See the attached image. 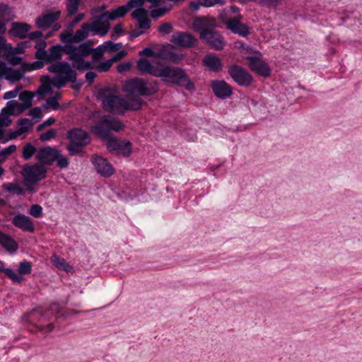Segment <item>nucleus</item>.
I'll return each instance as SVG.
<instances>
[{
    "mask_svg": "<svg viewBox=\"0 0 362 362\" xmlns=\"http://www.w3.org/2000/svg\"><path fill=\"white\" fill-rule=\"evenodd\" d=\"M123 127L124 124L120 119L110 115H104L100 118L95 125L91 127V132L103 140L107 141V148L110 152L128 156L132 153L131 142L119 140L110 136L112 131L119 132Z\"/></svg>",
    "mask_w": 362,
    "mask_h": 362,
    "instance_id": "f257e3e1",
    "label": "nucleus"
},
{
    "mask_svg": "<svg viewBox=\"0 0 362 362\" xmlns=\"http://www.w3.org/2000/svg\"><path fill=\"white\" fill-rule=\"evenodd\" d=\"M99 96L104 110L112 115H123L127 111L139 110L143 104L139 98L131 97L125 99L113 93L110 88L100 90Z\"/></svg>",
    "mask_w": 362,
    "mask_h": 362,
    "instance_id": "f03ea898",
    "label": "nucleus"
},
{
    "mask_svg": "<svg viewBox=\"0 0 362 362\" xmlns=\"http://www.w3.org/2000/svg\"><path fill=\"white\" fill-rule=\"evenodd\" d=\"M158 77L165 82L184 86L187 90L194 89V83L189 78L185 69L170 66H160Z\"/></svg>",
    "mask_w": 362,
    "mask_h": 362,
    "instance_id": "7ed1b4c3",
    "label": "nucleus"
},
{
    "mask_svg": "<svg viewBox=\"0 0 362 362\" xmlns=\"http://www.w3.org/2000/svg\"><path fill=\"white\" fill-rule=\"evenodd\" d=\"M124 90L127 93L128 98L148 96L156 93L158 90V85L155 83H149L143 78H134L126 82L124 86Z\"/></svg>",
    "mask_w": 362,
    "mask_h": 362,
    "instance_id": "20e7f679",
    "label": "nucleus"
},
{
    "mask_svg": "<svg viewBox=\"0 0 362 362\" xmlns=\"http://www.w3.org/2000/svg\"><path fill=\"white\" fill-rule=\"evenodd\" d=\"M68 138L70 143L67 146V151L71 156L81 153L83 148L90 141L88 133L81 129H74L69 131Z\"/></svg>",
    "mask_w": 362,
    "mask_h": 362,
    "instance_id": "39448f33",
    "label": "nucleus"
},
{
    "mask_svg": "<svg viewBox=\"0 0 362 362\" xmlns=\"http://www.w3.org/2000/svg\"><path fill=\"white\" fill-rule=\"evenodd\" d=\"M22 175L26 185H33L46 177L47 168L41 164H25L22 169Z\"/></svg>",
    "mask_w": 362,
    "mask_h": 362,
    "instance_id": "423d86ee",
    "label": "nucleus"
},
{
    "mask_svg": "<svg viewBox=\"0 0 362 362\" xmlns=\"http://www.w3.org/2000/svg\"><path fill=\"white\" fill-rule=\"evenodd\" d=\"M228 73L231 78L240 86L248 87L253 81L252 75L239 65L230 66L228 69Z\"/></svg>",
    "mask_w": 362,
    "mask_h": 362,
    "instance_id": "0eeeda50",
    "label": "nucleus"
},
{
    "mask_svg": "<svg viewBox=\"0 0 362 362\" xmlns=\"http://www.w3.org/2000/svg\"><path fill=\"white\" fill-rule=\"evenodd\" d=\"M110 21L105 12L98 16H94L91 18V21L88 23L93 35L105 37L110 29Z\"/></svg>",
    "mask_w": 362,
    "mask_h": 362,
    "instance_id": "6e6552de",
    "label": "nucleus"
},
{
    "mask_svg": "<svg viewBox=\"0 0 362 362\" xmlns=\"http://www.w3.org/2000/svg\"><path fill=\"white\" fill-rule=\"evenodd\" d=\"M93 50V49L89 47L88 42H84L78 47L73 45H64V53L69 55V59L72 62L82 60V59L90 54Z\"/></svg>",
    "mask_w": 362,
    "mask_h": 362,
    "instance_id": "1a4fd4ad",
    "label": "nucleus"
},
{
    "mask_svg": "<svg viewBox=\"0 0 362 362\" xmlns=\"http://www.w3.org/2000/svg\"><path fill=\"white\" fill-rule=\"evenodd\" d=\"M200 38L205 40L211 47L220 50L224 47L221 35L214 29H204L201 31Z\"/></svg>",
    "mask_w": 362,
    "mask_h": 362,
    "instance_id": "9d476101",
    "label": "nucleus"
},
{
    "mask_svg": "<svg viewBox=\"0 0 362 362\" xmlns=\"http://www.w3.org/2000/svg\"><path fill=\"white\" fill-rule=\"evenodd\" d=\"M59 156V151L51 146L40 148L35 154V158L44 165H52Z\"/></svg>",
    "mask_w": 362,
    "mask_h": 362,
    "instance_id": "9b49d317",
    "label": "nucleus"
},
{
    "mask_svg": "<svg viewBox=\"0 0 362 362\" xmlns=\"http://www.w3.org/2000/svg\"><path fill=\"white\" fill-rule=\"evenodd\" d=\"M92 162L97 173L105 177H110L115 172L112 164L107 159L101 156H93Z\"/></svg>",
    "mask_w": 362,
    "mask_h": 362,
    "instance_id": "f8f14e48",
    "label": "nucleus"
},
{
    "mask_svg": "<svg viewBox=\"0 0 362 362\" xmlns=\"http://www.w3.org/2000/svg\"><path fill=\"white\" fill-rule=\"evenodd\" d=\"M170 42L180 47H192L197 40L190 33L177 32L171 36Z\"/></svg>",
    "mask_w": 362,
    "mask_h": 362,
    "instance_id": "ddd939ff",
    "label": "nucleus"
},
{
    "mask_svg": "<svg viewBox=\"0 0 362 362\" xmlns=\"http://www.w3.org/2000/svg\"><path fill=\"white\" fill-rule=\"evenodd\" d=\"M211 88L214 95L221 99L229 98L233 93V89L225 81H214Z\"/></svg>",
    "mask_w": 362,
    "mask_h": 362,
    "instance_id": "4468645a",
    "label": "nucleus"
},
{
    "mask_svg": "<svg viewBox=\"0 0 362 362\" xmlns=\"http://www.w3.org/2000/svg\"><path fill=\"white\" fill-rule=\"evenodd\" d=\"M249 66L259 75L267 77L271 74V69L267 63L256 57H247Z\"/></svg>",
    "mask_w": 362,
    "mask_h": 362,
    "instance_id": "2eb2a0df",
    "label": "nucleus"
},
{
    "mask_svg": "<svg viewBox=\"0 0 362 362\" xmlns=\"http://www.w3.org/2000/svg\"><path fill=\"white\" fill-rule=\"evenodd\" d=\"M239 18H230L226 21L227 28L231 30L235 34H238L240 36L246 37L250 34L249 28L247 25L243 23Z\"/></svg>",
    "mask_w": 362,
    "mask_h": 362,
    "instance_id": "dca6fc26",
    "label": "nucleus"
},
{
    "mask_svg": "<svg viewBox=\"0 0 362 362\" xmlns=\"http://www.w3.org/2000/svg\"><path fill=\"white\" fill-rule=\"evenodd\" d=\"M60 15V11L45 13L35 19V24L39 28L47 29L59 18Z\"/></svg>",
    "mask_w": 362,
    "mask_h": 362,
    "instance_id": "f3484780",
    "label": "nucleus"
},
{
    "mask_svg": "<svg viewBox=\"0 0 362 362\" xmlns=\"http://www.w3.org/2000/svg\"><path fill=\"white\" fill-rule=\"evenodd\" d=\"M136 67L141 74H148L155 77H158L160 69V65H153L149 60L143 57L137 61Z\"/></svg>",
    "mask_w": 362,
    "mask_h": 362,
    "instance_id": "a211bd4d",
    "label": "nucleus"
},
{
    "mask_svg": "<svg viewBox=\"0 0 362 362\" xmlns=\"http://www.w3.org/2000/svg\"><path fill=\"white\" fill-rule=\"evenodd\" d=\"M12 223L17 228L27 232L33 233L35 230L30 218L24 214H17L12 218Z\"/></svg>",
    "mask_w": 362,
    "mask_h": 362,
    "instance_id": "6ab92c4d",
    "label": "nucleus"
},
{
    "mask_svg": "<svg viewBox=\"0 0 362 362\" xmlns=\"http://www.w3.org/2000/svg\"><path fill=\"white\" fill-rule=\"evenodd\" d=\"M132 17L138 22L140 29H148L151 27V20L148 18L147 11L145 9H136L132 14Z\"/></svg>",
    "mask_w": 362,
    "mask_h": 362,
    "instance_id": "aec40b11",
    "label": "nucleus"
},
{
    "mask_svg": "<svg viewBox=\"0 0 362 362\" xmlns=\"http://www.w3.org/2000/svg\"><path fill=\"white\" fill-rule=\"evenodd\" d=\"M31 26L25 23L13 22L11 24L10 33L15 37L21 39L27 37L28 32L30 30Z\"/></svg>",
    "mask_w": 362,
    "mask_h": 362,
    "instance_id": "412c9836",
    "label": "nucleus"
},
{
    "mask_svg": "<svg viewBox=\"0 0 362 362\" xmlns=\"http://www.w3.org/2000/svg\"><path fill=\"white\" fill-rule=\"evenodd\" d=\"M30 107H27L23 103H18L16 100H10L6 103V106L2 109V112L6 115H18Z\"/></svg>",
    "mask_w": 362,
    "mask_h": 362,
    "instance_id": "4be33fe9",
    "label": "nucleus"
},
{
    "mask_svg": "<svg viewBox=\"0 0 362 362\" xmlns=\"http://www.w3.org/2000/svg\"><path fill=\"white\" fill-rule=\"evenodd\" d=\"M203 63L210 71L214 72L219 71L222 67L221 59L214 55H206L203 59Z\"/></svg>",
    "mask_w": 362,
    "mask_h": 362,
    "instance_id": "5701e85b",
    "label": "nucleus"
},
{
    "mask_svg": "<svg viewBox=\"0 0 362 362\" xmlns=\"http://www.w3.org/2000/svg\"><path fill=\"white\" fill-rule=\"evenodd\" d=\"M0 244L10 252H16L18 245L16 241L8 234L0 231Z\"/></svg>",
    "mask_w": 362,
    "mask_h": 362,
    "instance_id": "b1692460",
    "label": "nucleus"
},
{
    "mask_svg": "<svg viewBox=\"0 0 362 362\" xmlns=\"http://www.w3.org/2000/svg\"><path fill=\"white\" fill-rule=\"evenodd\" d=\"M129 11V9L126 4L118 6L115 9L112 10L111 11H106V16H107V19L110 21H114L117 18H120L124 17Z\"/></svg>",
    "mask_w": 362,
    "mask_h": 362,
    "instance_id": "393cba45",
    "label": "nucleus"
},
{
    "mask_svg": "<svg viewBox=\"0 0 362 362\" xmlns=\"http://www.w3.org/2000/svg\"><path fill=\"white\" fill-rule=\"evenodd\" d=\"M64 52V46L62 47L59 45L52 46L49 49L48 53V63L54 61L61 59L62 53Z\"/></svg>",
    "mask_w": 362,
    "mask_h": 362,
    "instance_id": "a878e982",
    "label": "nucleus"
},
{
    "mask_svg": "<svg viewBox=\"0 0 362 362\" xmlns=\"http://www.w3.org/2000/svg\"><path fill=\"white\" fill-rule=\"evenodd\" d=\"M90 31L88 23H83L81 28L77 30L74 35V42H81L86 39L88 36V33Z\"/></svg>",
    "mask_w": 362,
    "mask_h": 362,
    "instance_id": "bb28decb",
    "label": "nucleus"
},
{
    "mask_svg": "<svg viewBox=\"0 0 362 362\" xmlns=\"http://www.w3.org/2000/svg\"><path fill=\"white\" fill-rule=\"evenodd\" d=\"M26 71L21 67V69H13L10 67V70L6 74V80L11 82H17L20 81Z\"/></svg>",
    "mask_w": 362,
    "mask_h": 362,
    "instance_id": "cd10ccee",
    "label": "nucleus"
},
{
    "mask_svg": "<svg viewBox=\"0 0 362 362\" xmlns=\"http://www.w3.org/2000/svg\"><path fill=\"white\" fill-rule=\"evenodd\" d=\"M151 7V8L150 15L151 17L153 19L160 18L163 16L165 13H167L168 11H170L172 9V5L168 4L165 5L163 7Z\"/></svg>",
    "mask_w": 362,
    "mask_h": 362,
    "instance_id": "c85d7f7f",
    "label": "nucleus"
},
{
    "mask_svg": "<svg viewBox=\"0 0 362 362\" xmlns=\"http://www.w3.org/2000/svg\"><path fill=\"white\" fill-rule=\"evenodd\" d=\"M0 271H3L5 273V274L15 283H21L23 279V278L21 275L16 274L12 269L4 268V263L1 261Z\"/></svg>",
    "mask_w": 362,
    "mask_h": 362,
    "instance_id": "c756f323",
    "label": "nucleus"
},
{
    "mask_svg": "<svg viewBox=\"0 0 362 362\" xmlns=\"http://www.w3.org/2000/svg\"><path fill=\"white\" fill-rule=\"evenodd\" d=\"M66 82L75 80V76H77L76 71L71 67V65L66 62L60 74Z\"/></svg>",
    "mask_w": 362,
    "mask_h": 362,
    "instance_id": "7c9ffc66",
    "label": "nucleus"
},
{
    "mask_svg": "<svg viewBox=\"0 0 362 362\" xmlns=\"http://www.w3.org/2000/svg\"><path fill=\"white\" fill-rule=\"evenodd\" d=\"M184 58V54L180 52L168 51L164 54V59L170 62L177 64Z\"/></svg>",
    "mask_w": 362,
    "mask_h": 362,
    "instance_id": "2f4dec72",
    "label": "nucleus"
},
{
    "mask_svg": "<svg viewBox=\"0 0 362 362\" xmlns=\"http://www.w3.org/2000/svg\"><path fill=\"white\" fill-rule=\"evenodd\" d=\"M35 153H37V149L31 143H28L23 146L22 157L24 160H30Z\"/></svg>",
    "mask_w": 362,
    "mask_h": 362,
    "instance_id": "473e14b6",
    "label": "nucleus"
},
{
    "mask_svg": "<svg viewBox=\"0 0 362 362\" xmlns=\"http://www.w3.org/2000/svg\"><path fill=\"white\" fill-rule=\"evenodd\" d=\"M4 188L8 192L16 195H21L24 193L23 189L16 183H6L4 185Z\"/></svg>",
    "mask_w": 362,
    "mask_h": 362,
    "instance_id": "72a5a7b5",
    "label": "nucleus"
},
{
    "mask_svg": "<svg viewBox=\"0 0 362 362\" xmlns=\"http://www.w3.org/2000/svg\"><path fill=\"white\" fill-rule=\"evenodd\" d=\"M80 2L81 0H67L66 6L68 16H71L77 12Z\"/></svg>",
    "mask_w": 362,
    "mask_h": 362,
    "instance_id": "f704fd0d",
    "label": "nucleus"
},
{
    "mask_svg": "<svg viewBox=\"0 0 362 362\" xmlns=\"http://www.w3.org/2000/svg\"><path fill=\"white\" fill-rule=\"evenodd\" d=\"M44 62L42 60H37L33 63H22V68L26 71H30L32 70H37L40 69L44 66Z\"/></svg>",
    "mask_w": 362,
    "mask_h": 362,
    "instance_id": "c9c22d12",
    "label": "nucleus"
},
{
    "mask_svg": "<svg viewBox=\"0 0 362 362\" xmlns=\"http://www.w3.org/2000/svg\"><path fill=\"white\" fill-rule=\"evenodd\" d=\"M33 94L30 91H23L19 94V100L22 102L21 103H23L25 106L27 107H31L32 106V101L33 98Z\"/></svg>",
    "mask_w": 362,
    "mask_h": 362,
    "instance_id": "e433bc0d",
    "label": "nucleus"
},
{
    "mask_svg": "<svg viewBox=\"0 0 362 362\" xmlns=\"http://www.w3.org/2000/svg\"><path fill=\"white\" fill-rule=\"evenodd\" d=\"M72 67L78 71H84L93 68L92 63L90 62L82 60H78L76 62H72Z\"/></svg>",
    "mask_w": 362,
    "mask_h": 362,
    "instance_id": "4c0bfd02",
    "label": "nucleus"
},
{
    "mask_svg": "<svg viewBox=\"0 0 362 362\" xmlns=\"http://www.w3.org/2000/svg\"><path fill=\"white\" fill-rule=\"evenodd\" d=\"M103 45L105 47V50L107 52L112 53L119 50L122 47V43L117 42L114 43L113 42L108 40L106 41Z\"/></svg>",
    "mask_w": 362,
    "mask_h": 362,
    "instance_id": "58836bf2",
    "label": "nucleus"
},
{
    "mask_svg": "<svg viewBox=\"0 0 362 362\" xmlns=\"http://www.w3.org/2000/svg\"><path fill=\"white\" fill-rule=\"evenodd\" d=\"M53 263L57 268L63 269L66 272H69L71 269V266L63 258L55 257L53 260Z\"/></svg>",
    "mask_w": 362,
    "mask_h": 362,
    "instance_id": "ea45409f",
    "label": "nucleus"
},
{
    "mask_svg": "<svg viewBox=\"0 0 362 362\" xmlns=\"http://www.w3.org/2000/svg\"><path fill=\"white\" fill-rule=\"evenodd\" d=\"M16 150V146L14 144H11L3 150L0 151V163L4 162L6 157L10 156Z\"/></svg>",
    "mask_w": 362,
    "mask_h": 362,
    "instance_id": "a19ab883",
    "label": "nucleus"
},
{
    "mask_svg": "<svg viewBox=\"0 0 362 362\" xmlns=\"http://www.w3.org/2000/svg\"><path fill=\"white\" fill-rule=\"evenodd\" d=\"M4 58L13 66L21 64L22 61V58L21 57L16 56L14 54V52H8L4 55Z\"/></svg>",
    "mask_w": 362,
    "mask_h": 362,
    "instance_id": "79ce46f5",
    "label": "nucleus"
},
{
    "mask_svg": "<svg viewBox=\"0 0 362 362\" xmlns=\"http://www.w3.org/2000/svg\"><path fill=\"white\" fill-rule=\"evenodd\" d=\"M105 50V46L103 45H100L98 46L96 48L93 49L92 53H93V59L94 61H99L100 60L104 55Z\"/></svg>",
    "mask_w": 362,
    "mask_h": 362,
    "instance_id": "37998d69",
    "label": "nucleus"
},
{
    "mask_svg": "<svg viewBox=\"0 0 362 362\" xmlns=\"http://www.w3.org/2000/svg\"><path fill=\"white\" fill-rule=\"evenodd\" d=\"M66 62H56L53 64L52 65L48 66L47 70L50 73L54 74H60L62 71H63V68L64 65L66 64Z\"/></svg>",
    "mask_w": 362,
    "mask_h": 362,
    "instance_id": "c03bdc74",
    "label": "nucleus"
},
{
    "mask_svg": "<svg viewBox=\"0 0 362 362\" xmlns=\"http://www.w3.org/2000/svg\"><path fill=\"white\" fill-rule=\"evenodd\" d=\"M31 263L30 262H21L19 264L18 272L21 275L28 274L31 272Z\"/></svg>",
    "mask_w": 362,
    "mask_h": 362,
    "instance_id": "a18cd8bd",
    "label": "nucleus"
},
{
    "mask_svg": "<svg viewBox=\"0 0 362 362\" xmlns=\"http://www.w3.org/2000/svg\"><path fill=\"white\" fill-rule=\"evenodd\" d=\"M66 83L67 82L65 81V79L63 78V76L61 74L55 76L52 80V83L53 86L57 88H62L64 87Z\"/></svg>",
    "mask_w": 362,
    "mask_h": 362,
    "instance_id": "49530a36",
    "label": "nucleus"
},
{
    "mask_svg": "<svg viewBox=\"0 0 362 362\" xmlns=\"http://www.w3.org/2000/svg\"><path fill=\"white\" fill-rule=\"evenodd\" d=\"M281 1V0H257L256 3L262 7L276 8Z\"/></svg>",
    "mask_w": 362,
    "mask_h": 362,
    "instance_id": "de8ad7c7",
    "label": "nucleus"
},
{
    "mask_svg": "<svg viewBox=\"0 0 362 362\" xmlns=\"http://www.w3.org/2000/svg\"><path fill=\"white\" fill-rule=\"evenodd\" d=\"M56 135V130L54 129H50L47 130L46 132L41 134L40 136V139L41 141H47L52 139L55 138Z\"/></svg>",
    "mask_w": 362,
    "mask_h": 362,
    "instance_id": "09e8293b",
    "label": "nucleus"
},
{
    "mask_svg": "<svg viewBox=\"0 0 362 362\" xmlns=\"http://www.w3.org/2000/svg\"><path fill=\"white\" fill-rule=\"evenodd\" d=\"M57 165L59 168L63 169L66 168L69 165V160L68 158L64 156L59 151V156L55 160Z\"/></svg>",
    "mask_w": 362,
    "mask_h": 362,
    "instance_id": "8fccbe9b",
    "label": "nucleus"
},
{
    "mask_svg": "<svg viewBox=\"0 0 362 362\" xmlns=\"http://www.w3.org/2000/svg\"><path fill=\"white\" fill-rule=\"evenodd\" d=\"M112 64H113L112 62L109 59L105 62H102L99 63L95 66V69L100 72H106L111 68Z\"/></svg>",
    "mask_w": 362,
    "mask_h": 362,
    "instance_id": "3c124183",
    "label": "nucleus"
},
{
    "mask_svg": "<svg viewBox=\"0 0 362 362\" xmlns=\"http://www.w3.org/2000/svg\"><path fill=\"white\" fill-rule=\"evenodd\" d=\"M144 3L145 1L144 0H129L126 5L129 11L133 8H136V9H144L142 7L144 6Z\"/></svg>",
    "mask_w": 362,
    "mask_h": 362,
    "instance_id": "603ef678",
    "label": "nucleus"
},
{
    "mask_svg": "<svg viewBox=\"0 0 362 362\" xmlns=\"http://www.w3.org/2000/svg\"><path fill=\"white\" fill-rule=\"evenodd\" d=\"M29 213L35 218H39L42 214V208L39 204H33L29 210Z\"/></svg>",
    "mask_w": 362,
    "mask_h": 362,
    "instance_id": "864d4df0",
    "label": "nucleus"
},
{
    "mask_svg": "<svg viewBox=\"0 0 362 362\" xmlns=\"http://www.w3.org/2000/svg\"><path fill=\"white\" fill-rule=\"evenodd\" d=\"M158 31L160 34L168 35L173 31V25L170 23H163L158 28Z\"/></svg>",
    "mask_w": 362,
    "mask_h": 362,
    "instance_id": "5fc2aeb1",
    "label": "nucleus"
},
{
    "mask_svg": "<svg viewBox=\"0 0 362 362\" xmlns=\"http://www.w3.org/2000/svg\"><path fill=\"white\" fill-rule=\"evenodd\" d=\"M10 115H11L4 114L1 112V113L0 114V127L1 128L4 129V127H7L11 124L12 121H11V118L9 117Z\"/></svg>",
    "mask_w": 362,
    "mask_h": 362,
    "instance_id": "6e6d98bb",
    "label": "nucleus"
},
{
    "mask_svg": "<svg viewBox=\"0 0 362 362\" xmlns=\"http://www.w3.org/2000/svg\"><path fill=\"white\" fill-rule=\"evenodd\" d=\"M35 57L40 60L48 63V53L45 49H38L35 52Z\"/></svg>",
    "mask_w": 362,
    "mask_h": 362,
    "instance_id": "4d7b16f0",
    "label": "nucleus"
},
{
    "mask_svg": "<svg viewBox=\"0 0 362 362\" xmlns=\"http://www.w3.org/2000/svg\"><path fill=\"white\" fill-rule=\"evenodd\" d=\"M17 126L18 128L25 127L26 129V132L29 130V129L33 126V123L27 118H20L17 122Z\"/></svg>",
    "mask_w": 362,
    "mask_h": 362,
    "instance_id": "13d9d810",
    "label": "nucleus"
},
{
    "mask_svg": "<svg viewBox=\"0 0 362 362\" xmlns=\"http://www.w3.org/2000/svg\"><path fill=\"white\" fill-rule=\"evenodd\" d=\"M43 106L45 108L49 106L52 107L54 110H57L59 107V104L57 102V98L56 96L49 98L46 101V105H44Z\"/></svg>",
    "mask_w": 362,
    "mask_h": 362,
    "instance_id": "bf43d9fd",
    "label": "nucleus"
},
{
    "mask_svg": "<svg viewBox=\"0 0 362 362\" xmlns=\"http://www.w3.org/2000/svg\"><path fill=\"white\" fill-rule=\"evenodd\" d=\"M25 128H18L16 131H11L9 132L8 134V139L7 140H13L16 139L18 136H21V134L26 132Z\"/></svg>",
    "mask_w": 362,
    "mask_h": 362,
    "instance_id": "052dcab7",
    "label": "nucleus"
},
{
    "mask_svg": "<svg viewBox=\"0 0 362 362\" xmlns=\"http://www.w3.org/2000/svg\"><path fill=\"white\" fill-rule=\"evenodd\" d=\"M10 12V8L7 4H0V18L2 20H6Z\"/></svg>",
    "mask_w": 362,
    "mask_h": 362,
    "instance_id": "680f3d73",
    "label": "nucleus"
},
{
    "mask_svg": "<svg viewBox=\"0 0 362 362\" xmlns=\"http://www.w3.org/2000/svg\"><path fill=\"white\" fill-rule=\"evenodd\" d=\"M60 39L66 45H71L70 43L74 42V35L69 32L62 33L60 34Z\"/></svg>",
    "mask_w": 362,
    "mask_h": 362,
    "instance_id": "e2e57ef3",
    "label": "nucleus"
},
{
    "mask_svg": "<svg viewBox=\"0 0 362 362\" xmlns=\"http://www.w3.org/2000/svg\"><path fill=\"white\" fill-rule=\"evenodd\" d=\"M70 82L72 83L71 85V88L76 90H79L83 85L84 84V81L83 79H77V76H75V80L70 81Z\"/></svg>",
    "mask_w": 362,
    "mask_h": 362,
    "instance_id": "0e129e2a",
    "label": "nucleus"
},
{
    "mask_svg": "<svg viewBox=\"0 0 362 362\" xmlns=\"http://www.w3.org/2000/svg\"><path fill=\"white\" fill-rule=\"evenodd\" d=\"M123 26L121 23L117 24L114 29H113V33L111 35V37L112 39H116L117 37L121 35V34L123 33Z\"/></svg>",
    "mask_w": 362,
    "mask_h": 362,
    "instance_id": "69168bd1",
    "label": "nucleus"
},
{
    "mask_svg": "<svg viewBox=\"0 0 362 362\" xmlns=\"http://www.w3.org/2000/svg\"><path fill=\"white\" fill-rule=\"evenodd\" d=\"M28 115L34 119H40L42 117V110L39 107H34L29 111Z\"/></svg>",
    "mask_w": 362,
    "mask_h": 362,
    "instance_id": "338daca9",
    "label": "nucleus"
},
{
    "mask_svg": "<svg viewBox=\"0 0 362 362\" xmlns=\"http://www.w3.org/2000/svg\"><path fill=\"white\" fill-rule=\"evenodd\" d=\"M55 122V119L54 117H49L47 120L44 121L42 124L37 127V131H42L46 127L50 126Z\"/></svg>",
    "mask_w": 362,
    "mask_h": 362,
    "instance_id": "774afa93",
    "label": "nucleus"
}]
</instances>
